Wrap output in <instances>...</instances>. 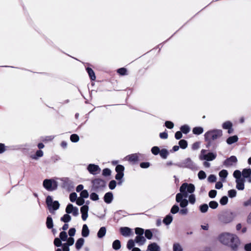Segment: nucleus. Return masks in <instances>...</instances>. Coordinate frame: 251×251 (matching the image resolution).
I'll return each instance as SVG.
<instances>
[{
    "label": "nucleus",
    "mask_w": 251,
    "mask_h": 251,
    "mask_svg": "<svg viewBox=\"0 0 251 251\" xmlns=\"http://www.w3.org/2000/svg\"><path fill=\"white\" fill-rule=\"evenodd\" d=\"M43 151L41 150H38L36 151V154L34 155H32L31 157L32 159L37 160V159H38V158L39 157H41L43 156Z\"/></svg>",
    "instance_id": "nucleus-32"
},
{
    "label": "nucleus",
    "mask_w": 251,
    "mask_h": 251,
    "mask_svg": "<svg viewBox=\"0 0 251 251\" xmlns=\"http://www.w3.org/2000/svg\"><path fill=\"white\" fill-rule=\"evenodd\" d=\"M206 174L203 171H200L198 173V177L200 179H203L206 178Z\"/></svg>",
    "instance_id": "nucleus-49"
},
{
    "label": "nucleus",
    "mask_w": 251,
    "mask_h": 251,
    "mask_svg": "<svg viewBox=\"0 0 251 251\" xmlns=\"http://www.w3.org/2000/svg\"><path fill=\"white\" fill-rule=\"evenodd\" d=\"M182 168H187L192 170H197L198 168L196 164L190 159L187 158L179 165Z\"/></svg>",
    "instance_id": "nucleus-7"
},
{
    "label": "nucleus",
    "mask_w": 251,
    "mask_h": 251,
    "mask_svg": "<svg viewBox=\"0 0 251 251\" xmlns=\"http://www.w3.org/2000/svg\"><path fill=\"white\" fill-rule=\"evenodd\" d=\"M144 230L143 228L137 227L135 228V233L138 235H143Z\"/></svg>",
    "instance_id": "nucleus-53"
},
{
    "label": "nucleus",
    "mask_w": 251,
    "mask_h": 251,
    "mask_svg": "<svg viewBox=\"0 0 251 251\" xmlns=\"http://www.w3.org/2000/svg\"><path fill=\"white\" fill-rule=\"evenodd\" d=\"M188 202L194 204L196 202V197L194 194H191L188 196Z\"/></svg>",
    "instance_id": "nucleus-36"
},
{
    "label": "nucleus",
    "mask_w": 251,
    "mask_h": 251,
    "mask_svg": "<svg viewBox=\"0 0 251 251\" xmlns=\"http://www.w3.org/2000/svg\"><path fill=\"white\" fill-rule=\"evenodd\" d=\"M93 187L95 190L100 189L105 187V181L100 178L94 179L93 182Z\"/></svg>",
    "instance_id": "nucleus-8"
},
{
    "label": "nucleus",
    "mask_w": 251,
    "mask_h": 251,
    "mask_svg": "<svg viewBox=\"0 0 251 251\" xmlns=\"http://www.w3.org/2000/svg\"><path fill=\"white\" fill-rule=\"evenodd\" d=\"M79 136L75 134H74L71 135L70 140L73 142H77L79 141Z\"/></svg>",
    "instance_id": "nucleus-41"
},
{
    "label": "nucleus",
    "mask_w": 251,
    "mask_h": 251,
    "mask_svg": "<svg viewBox=\"0 0 251 251\" xmlns=\"http://www.w3.org/2000/svg\"><path fill=\"white\" fill-rule=\"evenodd\" d=\"M84 202L85 201L83 198L81 197L77 198L76 201V204L78 205H82L84 203Z\"/></svg>",
    "instance_id": "nucleus-59"
},
{
    "label": "nucleus",
    "mask_w": 251,
    "mask_h": 251,
    "mask_svg": "<svg viewBox=\"0 0 251 251\" xmlns=\"http://www.w3.org/2000/svg\"><path fill=\"white\" fill-rule=\"evenodd\" d=\"M124 171V167L123 166L118 165L116 167V171L117 173H123Z\"/></svg>",
    "instance_id": "nucleus-47"
},
{
    "label": "nucleus",
    "mask_w": 251,
    "mask_h": 251,
    "mask_svg": "<svg viewBox=\"0 0 251 251\" xmlns=\"http://www.w3.org/2000/svg\"><path fill=\"white\" fill-rule=\"evenodd\" d=\"M228 172L226 170H223L219 172V175L222 178L223 181H225L226 178L227 177Z\"/></svg>",
    "instance_id": "nucleus-25"
},
{
    "label": "nucleus",
    "mask_w": 251,
    "mask_h": 251,
    "mask_svg": "<svg viewBox=\"0 0 251 251\" xmlns=\"http://www.w3.org/2000/svg\"><path fill=\"white\" fill-rule=\"evenodd\" d=\"M120 230L122 235L125 237L129 236L131 232V229L127 227H121Z\"/></svg>",
    "instance_id": "nucleus-15"
},
{
    "label": "nucleus",
    "mask_w": 251,
    "mask_h": 251,
    "mask_svg": "<svg viewBox=\"0 0 251 251\" xmlns=\"http://www.w3.org/2000/svg\"><path fill=\"white\" fill-rule=\"evenodd\" d=\"M82 236L84 237H87L89 234V230L86 225H84L82 227Z\"/></svg>",
    "instance_id": "nucleus-21"
},
{
    "label": "nucleus",
    "mask_w": 251,
    "mask_h": 251,
    "mask_svg": "<svg viewBox=\"0 0 251 251\" xmlns=\"http://www.w3.org/2000/svg\"><path fill=\"white\" fill-rule=\"evenodd\" d=\"M111 174V171L108 169V168H105L103 170V171H102V175L104 176H110Z\"/></svg>",
    "instance_id": "nucleus-60"
},
{
    "label": "nucleus",
    "mask_w": 251,
    "mask_h": 251,
    "mask_svg": "<svg viewBox=\"0 0 251 251\" xmlns=\"http://www.w3.org/2000/svg\"><path fill=\"white\" fill-rule=\"evenodd\" d=\"M116 186V182L115 180H112L109 182V187L110 189H114Z\"/></svg>",
    "instance_id": "nucleus-61"
},
{
    "label": "nucleus",
    "mask_w": 251,
    "mask_h": 251,
    "mask_svg": "<svg viewBox=\"0 0 251 251\" xmlns=\"http://www.w3.org/2000/svg\"><path fill=\"white\" fill-rule=\"evenodd\" d=\"M86 70H87V73L89 75L90 79L92 80H95L96 76H95V73L93 71V70L90 68H87L86 69Z\"/></svg>",
    "instance_id": "nucleus-28"
},
{
    "label": "nucleus",
    "mask_w": 251,
    "mask_h": 251,
    "mask_svg": "<svg viewBox=\"0 0 251 251\" xmlns=\"http://www.w3.org/2000/svg\"><path fill=\"white\" fill-rule=\"evenodd\" d=\"M232 126V123L229 121H226L223 124L222 127L225 129H229Z\"/></svg>",
    "instance_id": "nucleus-31"
},
{
    "label": "nucleus",
    "mask_w": 251,
    "mask_h": 251,
    "mask_svg": "<svg viewBox=\"0 0 251 251\" xmlns=\"http://www.w3.org/2000/svg\"><path fill=\"white\" fill-rule=\"evenodd\" d=\"M139 154L135 153L127 156L126 158L131 162L135 163L139 160Z\"/></svg>",
    "instance_id": "nucleus-13"
},
{
    "label": "nucleus",
    "mask_w": 251,
    "mask_h": 251,
    "mask_svg": "<svg viewBox=\"0 0 251 251\" xmlns=\"http://www.w3.org/2000/svg\"><path fill=\"white\" fill-rule=\"evenodd\" d=\"M146 241L145 238L143 235H137L135 239V242L139 245H143Z\"/></svg>",
    "instance_id": "nucleus-16"
},
{
    "label": "nucleus",
    "mask_w": 251,
    "mask_h": 251,
    "mask_svg": "<svg viewBox=\"0 0 251 251\" xmlns=\"http://www.w3.org/2000/svg\"><path fill=\"white\" fill-rule=\"evenodd\" d=\"M160 155L163 158H166L168 155V151L166 149H162L159 152Z\"/></svg>",
    "instance_id": "nucleus-37"
},
{
    "label": "nucleus",
    "mask_w": 251,
    "mask_h": 251,
    "mask_svg": "<svg viewBox=\"0 0 251 251\" xmlns=\"http://www.w3.org/2000/svg\"><path fill=\"white\" fill-rule=\"evenodd\" d=\"M208 209V206L207 204H203L200 206V210L202 213H205Z\"/></svg>",
    "instance_id": "nucleus-38"
},
{
    "label": "nucleus",
    "mask_w": 251,
    "mask_h": 251,
    "mask_svg": "<svg viewBox=\"0 0 251 251\" xmlns=\"http://www.w3.org/2000/svg\"><path fill=\"white\" fill-rule=\"evenodd\" d=\"M173 251H183V249L179 244L176 243L173 245Z\"/></svg>",
    "instance_id": "nucleus-35"
},
{
    "label": "nucleus",
    "mask_w": 251,
    "mask_h": 251,
    "mask_svg": "<svg viewBox=\"0 0 251 251\" xmlns=\"http://www.w3.org/2000/svg\"><path fill=\"white\" fill-rule=\"evenodd\" d=\"M134 241L133 240H129L127 243V248L128 250H131L134 246Z\"/></svg>",
    "instance_id": "nucleus-45"
},
{
    "label": "nucleus",
    "mask_w": 251,
    "mask_h": 251,
    "mask_svg": "<svg viewBox=\"0 0 251 251\" xmlns=\"http://www.w3.org/2000/svg\"><path fill=\"white\" fill-rule=\"evenodd\" d=\"M89 172L94 175L98 174L100 172V169L98 165L90 164L87 167Z\"/></svg>",
    "instance_id": "nucleus-9"
},
{
    "label": "nucleus",
    "mask_w": 251,
    "mask_h": 251,
    "mask_svg": "<svg viewBox=\"0 0 251 251\" xmlns=\"http://www.w3.org/2000/svg\"><path fill=\"white\" fill-rule=\"evenodd\" d=\"M46 225L49 229H51L53 227V221L50 216H48L47 218Z\"/></svg>",
    "instance_id": "nucleus-26"
},
{
    "label": "nucleus",
    "mask_w": 251,
    "mask_h": 251,
    "mask_svg": "<svg viewBox=\"0 0 251 251\" xmlns=\"http://www.w3.org/2000/svg\"><path fill=\"white\" fill-rule=\"evenodd\" d=\"M220 242L224 245L229 246L233 251H236L240 245L238 237L235 234L223 233L219 237Z\"/></svg>",
    "instance_id": "nucleus-2"
},
{
    "label": "nucleus",
    "mask_w": 251,
    "mask_h": 251,
    "mask_svg": "<svg viewBox=\"0 0 251 251\" xmlns=\"http://www.w3.org/2000/svg\"><path fill=\"white\" fill-rule=\"evenodd\" d=\"M220 222L223 224H226L231 222L234 218V214L232 212H225L219 216Z\"/></svg>",
    "instance_id": "nucleus-6"
},
{
    "label": "nucleus",
    "mask_w": 251,
    "mask_h": 251,
    "mask_svg": "<svg viewBox=\"0 0 251 251\" xmlns=\"http://www.w3.org/2000/svg\"><path fill=\"white\" fill-rule=\"evenodd\" d=\"M121 247V242L119 240H115L112 244V248L115 250L120 249Z\"/></svg>",
    "instance_id": "nucleus-27"
},
{
    "label": "nucleus",
    "mask_w": 251,
    "mask_h": 251,
    "mask_svg": "<svg viewBox=\"0 0 251 251\" xmlns=\"http://www.w3.org/2000/svg\"><path fill=\"white\" fill-rule=\"evenodd\" d=\"M89 210V207L87 205H83L80 208V212L82 214L81 217L83 221H86L88 217V211Z\"/></svg>",
    "instance_id": "nucleus-11"
},
{
    "label": "nucleus",
    "mask_w": 251,
    "mask_h": 251,
    "mask_svg": "<svg viewBox=\"0 0 251 251\" xmlns=\"http://www.w3.org/2000/svg\"><path fill=\"white\" fill-rule=\"evenodd\" d=\"M235 181L236 183V188L238 190H243L245 187L244 183L245 179L244 178L242 179H237Z\"/></svg>",
    "instance_id": "nucleus-14"
},
{
    "label": "nucleus",
    "mask_w": 251,
    "mask_h": 251,
    "mask_svg": "<svg viewBox=\"0 0 251 251\" xmlns=\"http://www.w3.org/2000/svg\"><path fill=\"white\" fill-rule=\"evenodd\" d=\"M59 206H60V204L58 202V201H53L52 203V204L49 206V210L50 211V212H51V210H57L59 208Z\"/></svg>",
    "instance_id": "nucleus-19"
},
{
    "label": "nucleus",
    "mask_w": 251,
    "mask_h": 251,
    "mask_svg": "<svg viewBox=\"0 0 251 251\" xmlns=\"http://www.w3.org/2000/svg\"><path fill=\"white\" fill-rule=\"evenodd\" d=\"M222 135L223 131L221 129L210 130L204 134V139L206 141L210 142L219 138Z\"/></svg>",
    "instance_id": "nucleus-3"
},
{
    "label": "nucleus",
    "mask_w": 251,
    "mask_h": 251,
    "mask_svg": "<svg viewBox=\"0 0 251 251\" xmlns=\"http://www.w3.org/2000/svg\"><path fill=\"white\" fill-rule=\"evenodd\" d=\"M165 126L168 128L172 129L173 128L174 125L172 122L166 121L165 122Z\"/></svg>",
    "instance_id": "nucleus-64"
},
{
    "label": "nucleus",
    "mask_w": 251,
    "mask_h": 251,
    "mask_svg": "<svg viewBox=\"0 0 251 251\" xmlns=\"http://www.w3.org/2000/svg\"><path fill=\"white\" fill-rule=\"evenodd\" d=\"M195 190V187L192 183H183L180 187V193L176 195V201L179 203L181 207H186L188 205V201L186 199L188 194H192Z\"/></svg>",
    "instance_id": "nucleus-1"
},
{
    "label": "nucleus",
    "mask_w": 251,
    "mask_h": 251,
    "mask_svg": "<svg viewBox=\"0 0 251 251\" xmlns=\"http://www.w3.org/2000/svg\"><path fill=\"white\" fill-rule=\"evenodd\" d=\"M70 200L72 202L76 201L77 195L75 193H72L70 195Z\"/></svg>",
    "instance_id": "nucleus-51"
},
{
    "label": "nucleus",
    "mask_w": 251,
    "mask_h": 251,
    "mask_svg": "<svg viewBox=\"0 0 251 251\" xmlns=\"http://www.w3.org/2000/svg\"><path fill=\"white\" fill-rule=\"evenodd\" d=\"M237 162L236 157L233 155L226 159L224 162V165L226 167H229L235 165Z\"/></svg>",
    "instance_id": "nucleus-10"
},
{
    "label": "nucleus",
    "mask_w": 251,
    "mask_h": 251,
    "mask_svg": "<svg viewBox=\"0 0 251 251\" xmlns=\"http://www.w3.org/2000/svg\"><path fill=\"white\" fill-rule=\"evenodd\" d=\"M203 131V129L201 127H195L193 129V133L197 135L201 134Z\"/></svg>",
    "instance_id": "nucleus-30"
},
{
    "label": "nucleus",
    "mask_w": 251,
    "mask_h": 251,
    "mask_svg": "<svg viewBox=\"0 0 251 251\" xmlns=\"http://www.w3.org/2000/svg\"><path fill=\"white\" fill-rule=\"evenodd\" d=\"M236 194V191L234 189L230 190L228 191V195L231 198L235 197Z\"/></svg>",
    "instance_id": "nucleus-42"
},
{
    "label": "nucleus",
    "mask_w": 251,
    "mask_h": 251,
    "mask_svg": "<svg viewBox=\"0 0 251 251\" xmlns=\"http://www.w3.org/2000/svg\"><path fill=\"white\" fill-rule=\"evenodd\" d=\"M60 220L65 223H68L71 220V217L69 215V214L67 213L61 218Z\"/></svg>",
    "instance_id": "nucleus-29"
},
{
    "label": "nucleus",
    "mask_w": 251,
    "mask_h": 251,
    "mask_svg": "<svg viewBox=\"0 0 251 251\" xmlns=\"http://www.w3.org/2000/svg\"><path fill=\"white\" fill-rule=\"evenodd\" d=\"M89 196L88 192L87 190H84L80 193V197L82 198H87Z\"/></svg>",
    "instance_id": "nucleus-52"
},
{
    "label": "nucleus",
    "mask_w": 251,
    "mask_h": 251,
    "mask_svg": "<svg viewBox=\"0 0 251 251\" xmlns=\"http://www.w3.org/2000/svg\"><path fill=\"white\" fill-rule=\"evenodd\" d=\"M54 244L56 247H60L61 246V242L60 239L58 238H55L54 240Z\"/></svg>",
    "instance_id": "nucleus-62"
},
{
    "label": "nucleus",
    "mask_w": 251,
    "mask_h": 251,
    "mask_svg": "<svg viewBox=\"0 0 251 251\" xmlns=\"http://www.w3.org/2000/svg\"><path fill=\"white\" fill-rule=\"evenodd\" d=\"M52 202L53 201L51 197L50 196H48L46 199V203L48 206L49 207L52 204Z\"/></svg>",
    "instance_id": "nucleus-54"
},
{
    "label": "nucleus",
    "mask_w": 251,
    "mask_h": 251,
    "mask_svg": "<svg viewBox=\"0 0 251 251\" xmlns=\"http://www.w3.org/2000/svg\"><path fill=\"white\" fill-rule=\"evenodd\" d=\"M227 202H228V198L226 196L223 197L220 201V204L223 205L226 204Z\"/></svg>",
    "instance_id": "nucleus-46"
},
{
    "label": "nucleus",
    "mask_w": 251,
    "mask_h": 251,
    "mask_svg": "<svg viewBox=\"0 0 251 251\" xmlns=\"http://www.w3.org/2000/svg\"><path fill=\"white\" fill-rule=\"evenodd\" d=\"M74 207H75L72 204L70 203L68 204L65 209L66 212L69 214L72 213V212L73 210Z\"/></svg>",
    "instance_id": "nucleus-39"
},
{
    "label": "nucleus",
    "mask_w": 251,
    "mask_h": 251,
    "mask_svg": "<svg viewBox=\"0 0 251 251\" xmlns=\"http://www.w3.org/2000/svg\"><path fill=\"white\" fill-rule=\"evenodd\" d=\"M178 144H179V147L181 149H185L187 147V142L185 140L182 139V140H180L179 141Z\"/></svg>",
    "instance_id": "nucleus-34"
},
{
    "label": "nucleus",
    "mask_w": 251,
    "mask_h": 251,
    "mask_svg": "<svg viewBox=\"0 0 251 251\" xmlns=\"http://www.w3.org/2000/svg\"><path fill=\"white\" fill-rule=\"evenodd\" d=\"M179 211V207L177 205H174L173 206L171 209V212L173 214H176Z\"/></svg>",
    "instance_id": "nucleus-48"
},
{
    "label": "nucleus",
    "mask_w": 251,
    "mask_h": 251,
    "mask_svg": "<svg viewBox=\"0 0 251 251\" xmlns=\"http://www.w3.org/2000/svg\"><path fill=\"white\" fill-rule=\"evenodd\" d=\"M173 221V217L171 215L169 214L167 215L163 220V222L166 225H170Z\"/></svg>",
    "instance_id": "nucleus-24"
},
{
    "label": "nucleus",
    "mask_w": 251,
    "mask_h": 251,
    "mask_svg": "<svg viewBox=\"0 0 251 251\" xmlns=\"http://www.w3.org/2000/svg\"><path fill=\"white\" fill-rule=\"evenodd\" d=\"M151 152L154 155H157L160 152V150L157 147H153L151 149Z\"/></svg>",
    "instance_id": "nucleus-55"
},
{
    "label": "nucleus",
    "mask_w": 251,
    "mask_h": 251,
    "mask_svg": "<svg viewBox=\"0 0 251 251\" xmlns=\"http://www.w3.org/2000/svg\"><path fill=\"white\" fill-rule=\"evenodd\" d=\"M90 199L93 201H97L99 200V198L96 193H92L90 195Z\"/></svg>",
    "instance_id": "nucleus-57"
},
{
    "label": "nucleus",
    "mask_w": 251,
    "mask_h": 251,
    "mask_svg": "<svg viewBox=\"0 0 251 251\" xmlns=\"http://www.w3.org/2000/svg\"><path fill=\"white\" fill-rule=\"evenodd\" d=\"M238 140V138L237 136L234 135V136H230V137H228L226 139V142L227 144L231 145L233 143H234L237 142Z\"/></svg>",
    "instance_id": "nucleus-18"
},
{
    "label": "nucleus",
    "mask_w": 251,
    "mask_h": 251,
    "mask_svg": "<svg viewBox=\"0 0 251 251\" xmlns=\"http://www.w3.org/2000/svg\"><path fill=\"white\" fill-rule=\"evenodd\" d=\"M209 205L210 208L216 209L218 206V203L216 201H211L209 203Z\"/></svg>",
    "instance_id": "nucleus-50"
},
{
    "label": "nucleus",
    "mask_w": 251,
    "mask_h": 251,
    "mask_svg": "<svg viewBox=\"0 0 251 251\" xmlns=\"http://www.w3.org/2000/svg\"><path fill=\"white\" fill-rule=\"evenodd\" d=\"M117 72L121 75H125L126 73V70L124 68H122L118 69Z\"/></svg>",
    "instance_id": "nucleus-63"
},
{
    "label": "nucleus",
    "mask_w": 251,
    "mask_h": 251,
    "mask_svg": "<svg viewBox=\"0 0 251 251\" xmlns=\"http://www.w3.org/2000/svg\"><path fill=\"white\" fill-rule=\"evenodd\" d=\"M216 153L207 152V150L202 149L201 151L199 158L201 160L211 161L214 160L216 158Z\"/></svg>",
    "instance_id": "nucleus-4"
},
{
    "label": "nucleus",
    "mask_w": 251,
    "mask_h": 251,
    "mask_svg": "<svg viewBox=\"0 0 251 251\" xmlns=\"http://www.w3.org/2000/svg\"><path fill=\"white\" fill-rule=\"evenodd\" d=\"M146 251H160V248L156 243H153L148 245Z\"/></svg>",
    "instance_id": "nucleus-12"
},
{
    "label": "nucleus",
    "mask_w": 251,
    "mask_h": 251,
    "mask_svg": "<svg viewBox=\"0 0 251 251\" xmlns=\"http://www.w3.org/2000/svg\"><path fill=\"white\" fill-rule=\"evenodd\" d=\"M242 175L243 178H248L250 177L251 175V169H244L242 171Z\"/></svg>",
    "instance_id": "nucleus-20"
},
{
    "label": "nucleus",
    "mask_w": 251,
    "mask_h": 251,
    "mask_svg": "<svg viewBox=\"0 0 251 251\" xmlns=\"http://www.w3.org/2000/svg\"><path fill=\"white\" fill-rule=\"evenodd\" d=\"M59 237H60L61 240H62V241H66L67 238V233L65 231L61 232L60 233V235H59Z\"/></svg>",
    "instance_id": "nucleus-44"
},
{
    "label": "nucleus",
    "mask_w": 251,
    "mask_h": 251,
    "mask_svg": "<svg viewBox=\"0 0 251 251\" xmlns=\"http://www.w3.org/2000/svg\"><path fill=\"white\" fill-rule=\"evenodd\" d=\"M84 243V240L82 238H79L76 243H75V248L77 250L80 249L83 246Z\"/></svg>",
    "instance_id": "nucleus-23"
},
{
    "label": "nucleus",
    "mask_w": 251,
    "mask_h": 251,
    "mask_svg": "<svg viewBox=\"0 0 251 251\" xmlns=\"http://www.w3.org/2000/svg\"><path fill=\"white\" fill-rule=\"evenodd\" d=\"M145 235L147 239H151L152 237V233L150 230L147 229L145 232Z\"/></svg>",
    "instance_id": "nucleus-43"
},
{
    "label": "nucleus",
    "mask_w": 251,
    "mask_h": 251,
    "mask_svg": "<svg viewBox=\"0 0 251 251\" xmlns=\"http://www.w3.org/2000/svg\"><path fill=\"white\" fill-rule=\"evenodd\" d=\"M180 130L181 132L185 134H186L189 132L190 128L188 126L184 125L180 127Z\"/></svg>",
    "instance_id": "nucleus-40"
},
{
    "label": "nucleus",
    "mask_w": 251,
    "mask_h": 251,
    "mask_svg": "<svg viewBox=\"0 0 251 251\" xmlns=\"http://www.w3.org/2000/svg\"><path fill=\"white\" fill-rule=\"evenodd\" d=\"M233 175L236 178V180L243 179V178L241 177V172L239 170H235Z\"/></svg>",
    "instance_id": "nucleus-33"
},
{
    "label": "nucleus",
    "mask_w": 251,
    "mask_h": 251,
    "mask_svg": "<svg viewBox=\"0 0 251 251\" xmlns=\"http://www.w3.org/2000/svg\"><path fill=\"white\" fill-rule=\"evenodd\" d=\"M113 200V194L111 192L106 193L104 196V201L107 203H110Z\"/></svg>",
    "instance_id": "nucleus-17"
},
{
    "label": "nucleus",
    "mask_w": 251,
    "mask_h": 251,
    "mask_svg": "<svg viewBox=\"0 0 251 251\" xmlns=\"http://www.w3.org/2000/svg\"><path fill=\"white\" fill-rule=\"evenodd\" d=\"M106 229L105 227H101L99 229L97 235L99 238L103 237L106 234Z\"/></svg>",
    "instance_id": "nucleus-22"
},
{
    "label": "nucleus",
    "mask_w": 251,
    "mask_h": 251,
    "mask_svg": "<svg viewBox=\"0 0 251 251\" xmlns=\"http://www.w3.org/2000/svg\"><path fill=\"white\" fill-rule=\"evenodd\" d=\"M44 187L49 191H52L57 189V182L53 179H46L43 181Z\"/></svg>",
    "instance_id": "nucleus-5"
},
{
    "label": "nucleus",
    "mask_w": 251,
    "mask_h": 251,
    "mask_svg": "<svg viewBox=\"0 0 251 251\" xmlns=\"http://www.w3.org/2000/svg\"><path fill=\"white\" fill-rule=\"evenodd\" d=\"M217 194V191L215 190H212L209 191L208 193L209 197L211 198H214L216 197Z\"/></svg>",
    "instance_id": "nucleus-58"
},
{
    "label": "nucleus",
    "mask_w": 251,
    "mask_h": 251,
    "mask_svg": "<svg viewBox=\"0 0 251 251\" xmlns=\"http://www.w3.org/2000/svg\"><path fill=\"white\" fill-rule=\"evenodd\" d=\"M216 180V177L214 175H210L208 177V181L210 182H214Z\"/></svg>",
    "instance_id": "nucleus-56"
}]
</instances>
